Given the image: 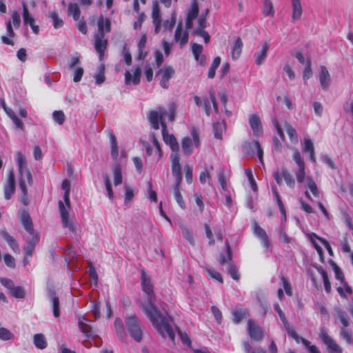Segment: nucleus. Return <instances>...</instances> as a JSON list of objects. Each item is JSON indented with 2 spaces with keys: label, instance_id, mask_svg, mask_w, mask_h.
<instances>
[{
  "label": "nucleus",
  "instance_id": "obj_1",
  "mask_svg": "<svg viewBox=\"0 0 353 353\" xmlns=\"http://www.w3.org/2000/svg\"><path fill=\"white\" fill-rule=\"evenodd\" d=\"M141 288L145 294V300L141 301L140 306L154 326L163 338L174 339V333L169 325L170 317L163 316L154 305L155 297L152 281L145 270L141 271Z\"/></svg>",
  "mask_w": 353,
  "mask_h": 353
},
{
  "label": "nucleus",
  "instance_id": "obj_2",
  "mask_svg": "<svg viewBox=\"0 0 353 353\" xmlns=\"http://www.w3.org/2000/svg\"><path fill=\"white\" fill-rule=\"evenodd\" d=\"M208 10H205V14L199 15V3L197 0H192L190 6L187 10L185 17V26L187 29L192 30V33L202 37L205 43L209 42L210 36L204 30L206 27L205 15Z\"/></svg>",
  "mask_w": 353,
  "mask_h": 353
},
{
  "label": "nucleus",
  "instance_id": "obj_3",
  "mask_svg": "<svg viewBox=\"0 0 353 353\" xmlns=\"http://www.w3.org/2000/svg\"><path fill=\"white\" fill-rule=\"evenodd\" d=\"M166 111L164 108L158 107L148 113V118L154 129L158 130L160 125H161L162 136L164 142L170 146L172 151V153L178 152L179 148V144L174 135L168 133L166 130V125L165 121L163 120V117Z\"/></svg>",
  "mask_w": 353,
  "mask_h": 353
},
{
  "label": "nucleus",
  "instance_id": "obj_4",
  "mask_svg": "<svg viewBox=\"0 0 353 353\" xmlns=\"http://www.w3.org/2000/svg\"><path fill=\"white\" fill-rule=\"evenodd\" d=\"M292 158L298 166V170L295 172L296 181L299 183H304L312 195L316 198H319L320 192L317 185L313 179L306 174L305 163L297 150H294Z\"/></svg>",
  "mask_w": 353,
  "mask_h": 353
},
{
  "label": "nucleus",
  "instance_id": "obj_5",
  "mask_svg": "<svg viewBox=\"0 0 353 353\" xmlns=\"http://www.w3.org/2000/svg\"><path fill=\"white\" fill-rule=\"evenodd\" d=\"M152 18L154 26V32L157 34L161 31L162 28L170 31L172 30L176 21V13L175 11H172L170 19H165L162 24L159 6L157 3H154L152 6Z\"/></svg>",
  "mask_w": 353,
  "mask_h": 353
},
{
  "label": "nucleus",
  "instance_id": "obj_6",
  "mask_svg": "<svg viewBox=\"0 0 353 353\" xmlns=\"http://www.w3.org/2000/svg\"><path fill=\"white\" fill-rule=\"evenodd\" d=\"M15 157L19 173V186L22 193L26 195L28 193L27 185L32 183V176L27 168L25 157L19 152L16 154Z\"/></svg>",
  "mask_w": 353,
  "mask_h": 353
},
{
  "label": "nucleus",
  "instance_id": "obj_7",
  "mask_svg": "<svg viewBox=\"0 0 353 353\" xmlns=\"http://www.w3.org/2000/svg\"><path fill=\"white\" fill-rule=\"evenodd\" d=\"M194 101L198 107L202 108L205 113L209 116L211 112L210 102L213 105L214 110L216 112H218L217 104L216 103L215 94L214 92L210 91V100L207 97H201L199 96H194Z\"/></svg>",
  "mask_w": 353,
  "mask_h": 353
},
{
  "label": "nucleus",
  "instance_id": "obj_8",
  "mask_svg": "<svg viewBox=\"0 0 353 353\" xmlns=\"http://www.w3.org/2000/svg\"><path fill=\"white\" fill-rule=\"evenodd\" d=\"M126 325L131 336L135 341H140L142 337V329L137 318L134 316L128 317Z\"/></svg>",
  "mask_w": 353,
  "mask_h": 353
},
{
  "label": "nucleus",
  "instance_id": "obj_9",
  "mask_svg": "<svg viewBox=\"0 0 353 353\" xmlns=\"http://www.w3.org/2000/svg\"><path fill=\"white\" fill-rule=\"evenodd\" d=\"M192 137H184L182 140V149L185 154L190 155L194 149L199 146V134L195 130L192 132Z\"/></svg>",
  "mask_w": 353,
  "mask_h": 353
},
{
  "label": "nucleus",
  "instance_id": "obj_10",
  "mask_svg": "<svg viewBox=\"0 0 353 353\" xmlns=\"http://www.w3.org/2000/svg\"><path fill=\"white\" fill-rule=\"evenodd\" d=\"M69 209L70 208H68L67 205H65L61 201L59 202V210L63 226L65 228H68L71 232L76 233L77 228L72 220L70 219L68 211Z\"/></svg>",
  "mask_w": 353,
  "mask_h": 353
},
{
  "label": "nucleus",
  "instance_id": "obj_11",
  "mask_svg": "<svg viewBox=\"0 0 353 353\" xmlns=\"http://www.w3.org/2000/svg\"><path fill=\"white\" fill-rule=\"evenodd\" d=\"M242 149L243 151L248 155H253L256 152L261 163L264 166L263 159V152L258 141H253L252 142H246L243 145Z\"/></svg>",
  "mask_w": 353,
  "mask_h": 353
},
{
  "label": "nucleus",
  "instance_id": "obj_12",
  "mask_svg": "<svg viewBox=\"0 0 353 353\" xmlns=\"http://www.w3.org/2000/svg\"><path fill=\"white\" fill-rule=\"evenodd\" d=\"M273 176L278 185H281L283 180H284L286 185L290 188H294L295 186L294 179L290 173L285 168H282L274 172Z\"/></svg>",
  "mask_w": 353,
  "mask_h": 353
},
{
  "label": "nucleus",
  "instance_id": "obj_13",
  "mask_svg": "<svg viewBox=\"0 0 353 353\" xmlns=\"http://www.w3.org/2000/svg\"><path fill=\"white\" fill-rule=\"evenodd\" d=\"M317 79L323 90L327 91L332 84L331 75L325 65H321L319 68Z\"/></svg>",
  "mask_w": 353,
  "mask_h": 353
},
{
  "label": "nucleus",
  "instance_id": "obj_14",
  "mask_svg": "<svg viewBox=\"0 0 353 353\" xmlns=\"http://www.w3.org/2000/svg\"><path fill=\"white\" fill-rule=\"evenodd\" d=\"M125 83L129 85H138L140 83L141 76V67L136 65L130 70H126L125 72Z\"/></svg>",
  "mask_w": 353,
  "mask_h": 353
},
{
  "label": "nucleus",
  "instance_id": "obj_15",
  "mask_svg": "<svg viewBox=\"0 0 353 353\" xmlns=\"http://www.w3.org/2000/svg\"><path fill=\"white\" fill-rule=\"evenodd\" d=\"M175 73L172 67L165 65L160 69L157 75L159 77V83L165 89L168 88V81L174 77Z\"/></svg>",
  "mask_w": 353,
  "mask_h": 353
},
{
  "label": "nucleus",
  "instance_id": "obj_16",
  "mask_svg": "<svg viewBox=\"0 0 353 353\" xmlns=\"http://www.w3.org/2000/svg\"><path fill=\"white\" fill-rule=\"evenodd\" d=\"M307 236L321 257L323 256V251L322 248H321V246L317 244L316 240H319L325 246V248L327 250L330 256H333V251H332V248L327 241L319 237L315 233L308 234Z\"/></svg>",
  "mask_w": 353,
  "mask_h": 353
},
{
  "label": "nucleus",
  "instance_id": "obj_17",
  "mask_svg": "<svg viewBox=\"0 0 353 353\" xmlns=\"http://www.w3.org/2000/svg\"><path fill=\"white\" fill-rule=\"evenodd\" d=\"M170 161L172 164V172L176 178L177 185H179L181 181V167L180 165V157L178 152L172 153L170 155Z\"/></svg>",
  "mask_w": 353,
  "mask_h": 353
},
{
  "label": "nucleus",
  "instance_id": "obj_18",
  "mask_svg": "<svg viewBox=\"0 0 353 353\" xmlns=\"http://www.w3.org/2000/svg\"><path fill=\"white\" fill-rule=\"evenodd\" d=\"M320 338L327 345L328 351L331 353H342V348L333 340L327 333L323 330H321Z\"/></svg>",
  "mask_w": 353,
  "mask_h": 353
},
{
  "label": "nucleus",
  "instance_id": "obj_19",
  "mask_svg": "<svg viewBox=\"0 0 353 353\" xmlns=\"http://www.w3.org/2000/svg\"><path fill=\"white\" fill-rule=\"evenodd\" d=\"M247 330L250 337L254 341H261L263 337V331L260 326L256 324L252 320H248Z\"/></svg>",
  "mask_w": 353,
  "mask_h": 353
},
{
  "label": "nucleus",
  "instance_id": "obj_20",
  "mask_svg": "<svg viewBox=\"0 0 353 353\" xmlns=\"http://www.w3.org/2000/svg\"><path fill=\"white\" fill-rule=\"evenodd\" d=\"M248 123L255 137L262 134L263 126L261 119L257 114H250L248 117Z\"/></svg>",
  "mask_w": 353,
  "mask_h": 353
},
{
  "label": "nucleus",
  "instance_id": "obj_21",
  "mask_svg": "<svg viewBox=\"0 0 353 353\" xmlns=\"http://www.w3.org/2000/svg\"><path fill=\"white\" fill-rule=\"evenodd\" d=\"M150 139H151V141H152L153 145L155 148L154 152V155L156 157V159H157V161H159L161 159L162 155H163L162 151L160 148L159 143L154 134L151 135ZM144 147L146 150L147 154L148 156H152L153 154V149L150 145V144L148 143H144Z\"/></svg>",
  "mask_w": 353,
  "mask_h": 353
},
{
  "label": "nucleus",
  "instance_id": "obj_22",
  "mask_svg": "<svg viewBox=\"0 0 353 353\" xmlns=\"http://www.w3.org/2000/svg\"><path fill=\"white\" fill-rule=\"evenodd\" d=\"M252 229L254 234L260 239L263 246L265 249H268L270 246V243L265 231L261 228L256 221L252 222Z\"/></svg>",
  "mask_w": 353,
  "mask_h": 353
},
{
  "label": "nucleus",
  "instance_id": "obj_23",
  "mask_svg": "<svg viewBox=\"0 0 353 353\" xmlns=\"http://www.w3.org/2000/svg\"><path fill=\"white\" fill-rule=\"evenodd\" d=\"M11 19H12V21L9 20L8 21H7L6 28H7L8 34L10 37H13L14 36V32L12 27V23L16 28H19L20 24H21V17H20L19 13L16 10L12 11L11 12Z\"/></svg>",
  "mask_w": 353,
  "mask_h": 353
},
{
  "label": "nucleus",
  "instance_id": "obj_24",
  "mask_svg": "<svg viewBox=\"0 0 353 353\" xmlns=\"http://www.w3.org/2000/svg\"><path fill=\"white\" fill-rule=\"evenodd\" d=\"M15 190V181L14 176L12 171L8 174V177L6 183L4 185V197L6 199L9 200L12 197Z\"/></svg>",
  "mask_w": 353,
  "mask_h": 353
},
{
  "label": "nucleus",
  "instance_id": "obj_25",
  "mask_svg": "<svg viewBox=\"0 0 353 353\" xmlns=\"http://www.w3.org/2000/svg\"><path fill=\"white\" fill-rule=\"evenodd\" d=\"M108 44L107 40L104 38L103 33H97L95 36L94 48L99 54V59L101 60L103 57V52L106 49Z\"/></svg>",
  "mask_w": 353,
  "mask_h": 353
},
{
  "label": "nucleus",
  "instance_id": "obj_26",
  "mask_svg": "<svg viewBox=\"0 0 353 353\" xmlns=\"http://www.w3.org/2000/svg\"><path fill=\"white\" fill-rule=\"evenodd\" d=\"M79 327L81 331L87 336H93L95 333L92 330V327L90 325V321L85 319L84 316H79L78 319Z\"/></svg>",
  "mask_w": 353,
  "mask_h": 353
},
{
  "label": "nucleus",
  "instance_id": "obj_27",
  "mask_svg": "<svg viewBox=\"0 0 353 353\" xmlns=\"http://www.w3.org/2000/svg\"><path fill=\"white\" fill-rule=\"evenodd\" d=\"M290 3L292 7V20L293 21L300 20L303 12L301 0H290Z\"/></svg>",
  "mask_w": 353,
  "mask_h": 353
},
{
  "label": "nucleus",
  "instance_id": "obj_28",
  "mask_svg": "<svg viewBox=\"0 0 353 353\" xmlns=\"http://www.w3.org/2000/svg\"><path fill=\"white\" fill-rule=\"evenodd\" d=\"M174 41L176 43H179L182 46L188 43V32L183 29L182 23L180 22L175 30L174 32Z\"/></svg>",
  "mask_w": 353,
  "mask_h": 353
},
{
  "label": "nucleus",
  "instance_id": "obj_29",
  "mask_svg": "<svg viewBox=\"0 0 353 353\" xmlns=\"http://www.w3.org/2000/svg\"><path fill=\"white\" fill-rule=\"evenodd\" d=\"M268 49L269 43L265 41L262 43L261 48L255 52L254 57L256 65H261L264 62Z\"/></svg>",
  "mask_w": 353,
  "mask_h": 353
},
{
  "label": "nucleus",
  "instance_id": "obj_30",
  "mask_svg": "<svg viewBox=\"0 0 353 353\" xmlns=\"http://www.w3.org/2000/svg\"><path fill=\"white\" fill-rule=\"evenodd\" d=\"M19 219L25 230L29 233V234H33L34 233H36L32 228L31 218L27 212L22 211L20 213Z\"/></svg>",
  "mask_w": 353,
  "mask_h": 353
},
{
  "label": "nucleus",
  "instance_id": "obj_31",
  "mask_svg": "<svg viewBox=\"0 0 353 353\" xmlns=\"http://www.w3.org/2000/svg\"><path fill=\"white\" fill-rule=\"evenodd\" d=\"M112 172L113 176V182L114 185H119L122 183L123 175L121 165L119 162H114L112 165Z\"/></svg>",
  "mask_w": 353,
  "mask_h": 353
},
{
  "label": "nucleus",
  "instance_id": "obj_32",
  "mask_svg": "<svg viewBox=\"0 0 353 353\" xmlns=\"http://www.w3.org/2000/svg\"><path fill=\"white\" fill-rule=\"evenodd\" d=\"M302 148L303 152L309 153L310 160L314 163L316 162L314 147L312 141L310 139H304L302 142Z\"/></svg>",
  "mask_w": 353,
  "mask_h": 353
},
{
  "label": "nucleus",
  "instance_id": "obj_33",
  "mask_svg": "<svg viewBox=\"0 0 353 353\" xmlns=\"http://www.w3.org/2000/svg\"><path fill=\"white\" fill-rule=\"evenodd\" d=\"M191 48L195 60L198 61L199 64L203 65L205 63V57L202 54V46L193 43H191Z\"/></svg>",
  "mask_w": 353,
  "mask_h": 353
},
{
  "label": "nucleus",
  "instance_id": "obj_34",
  "mask_svg": "<svg viewBox=\"0 0 353 353\" xmlns=\"http://www.w3.org/2000/svg\"><path fill=\"white\" fill-rule=\"evenodd\" d=\"M93 77L95 80V83L98 85H101L105 82V65L103 63H101L97 67L96 72L93 74Z\"/></svg>",
  "mask_w": 353,
  "mask_h": 353
},
{
  "label": "nucleus",
  "instance_id": "obj_35",
  "mask_svg": "<svg viewBox=\"0 0 353 353\" xmlns=\"http://www.w3.org/2000/svg\"><path fill=\"white\" fill-rule=\"evenodd\" d=\"M242 48L243 42L240 38H237L232 46L231 54L232 59L236 60L239 58L242 52Z\"/></svg>",
  "mask_w": 353,
  "mask_h": 353
},
{
  "label": "nucleus",
  "instance_id": "obj_36",
  "mask_svg": "<svg viewBox=\"0 0 353 353\" xmlns=\"http://www.w3.org/2000/svg\"><path fill=\"white\" fill-rule=\"evenodd\" d=\"M147 41V35L146 34H142L141 37L138 43V55L137 57L139 59H143L147 55V52L145 50V47Z\"/></svg>",
  "mask_w": 353,
  "mask_h": 353
},
{
  "label": "nucleus",
  "instance_id": "obj_37",
  "mask_svg": "<svg viewBox=\"0 0 353 353\" xmlns=\"http://www.w3.org/2000/svg\"><path fill=\"white\" fill-rule=\"evenodd\" d=\"M97 26V33L101 32L104 34V32H109L110 31V21L108 19H105L103 17H100V18L98 20Z\"/></svg>",
  "mask_w": 353,
  "mask_h": 353
},
{
  "label": "nucleus",
  "instance_id": "obj_38",
  "mask_svg": "<svg viewBox=\"0 0 353 353\" xmlns=\"http://www.w3.org/2000/svg\"><path fill=\"white\" fill-rule=\"evenodd\" d=\"M110 141L111 147V157L115 161V162H118L119 155V148L117 146L116 137L112 133H110Z\"/></svg>",
  "mask_w": 353,
  "mask_h": 353
},
{
  "label": "nucleus",
  "instance_id": "obj_39",
  "mask_svg": "<svg viewBox=\"0 0 353 353\" xmlns=\"http://www.w3.org/2000/svg\"><path fill=\"white\" fill-rule=\"evenodd\" d=\"M21 5L23 10L22 15L24 24L30 26V24L34 23L35 22V19L33 15L30 13L26 3L23 1Z\"/></svg>",
  "mask_w": 353,
  "mask_h": 353
},
{
  "label": "nucleus",
  "instance_id": "obj_40",
  "mask_svg": "<svg viewBox=\"0 0 353 353\" xmlns=\"http://www.w3.org/2000/svg\"><path fill=\"white\" fill-rule=\"evenodd\" d=\"M31 235V239L28 241L27 245L25 248V252H26L28 254H32V252L34 249V247L38 243L39 241V237L38 234L34 233Z\"/></svg>",
  "mask_w": 353,
  "mask_h": 353
},
{
  "label": "nucleus",
  "instance_id": "obj_41",
  "mask_svg": "<svg viewBox=\"0 0 353 353\" xmlns=\"http://www.w3.org/2000/svg\"><path fill=\"white\" fill-rule=\"evenodd\" d=\"M33 341L34 345L41 350L47 347V341L45 336L43 334H36L33 336Z\"/></svg>",
  "mask_w": 353,
  "mask_h": 353
},
{
  "label": "nucleus",
  "instance_id": "obj_42",
  "mask_svg": "<svg viewBox=\"0 0 353 353\" xmlns=\"http://www.w3.org/2000/svg\"><path fill=\"white\" fill-rule=\"evenodd\" d=\"M1 236L7 241L12 250L15 252H19L18 244L14 239V238L10 236L6 231L1 232Z\"/></svg>",
  "mask_w": 353,
  "mask_h": 353
},
{
  "label": "nucleus",
  "instance_id": "obj_43",
  "mask_svg": "<svg viewBox=\"0 0 353 353\" xmlns=\"http://www.w3.org/2000/svg\"><path fill=\"white\" fill-rule=\"evenodd\" d=\"M284 128L287 134H288L290 141L292 143H297L298 137L295 128L292 127L291 124L287 121H285L284 123Z\"/></svg>",
  "mask_w": 353,
  "mask_h": 353
},
{
  "label": "nucleus",
  "instance_id": "obj_44",
  "mask_svg": "<svg viewBox=\"0 0 353 353\" xmlns=\"http://www.w3.org/2000/svg\"><path fill=\"white\" fill-rule=\"evenodd\" d=\"M62 189L64 190V201L65 205L70 208V182L68 179H64L61 185Z\"/></svg>",
  "mask_w": 353,
  "mask_h": 353
},
{
  "label": "nucleus",
  "instance_id": "obj_45",
  "mask_svg": "<svg viewBox=\"0 0 353 353\" xmlns=\"http://www.w3.org/2000/svg\"><path fill=\"white\" fill-rule=\"evenodd\" d=\"M262 12L265 17H272L274 15L273 4L270 0H263Z\"/></svg>",
  "mask_w": 353,
  "mask_h": 353
},
{
  "label": "nucleus",
  "instance_id": "obj_46",
  "mask_svg": "<svg viewBox=\"0 0 353 353\" xmlns=\"http://www.w3.org/2000/svg\"><path fill=\"white\" fill-rule=\"evenodd\" d=\"M4 110L6 112V114L8 115V117L12 119V121H13L15 126L21 130H23V123L21 120H19L17 118V117L15 115L14 112L11 109H10L7 107H4Z\"/></svg>",
  "mask_w": 353,
  "mask_h": 353
},
{
  "label": "nucleus",
  "instance_id": "obj_47",
  "mask_svg": "<svg viewBox=\"0 0 353 353\" xmlns=\"http://www.w3.org/2000/svg\"><path fill=\"white\" fill-rule=\"evenodd\" d=\"M68 14L72 15L74 21H78L80 18V9L76 3H70L68 5Z\"/></svg>",
  "mask_w": 353,
  "mask_h": 353
},
{
  "label": "nucleus",
  "instance_id": "obj_48",
  "mask_svg": "<svg viewBox=\"0 0 353 353\" xmlns=\"http://www.w3.org/2000/svg\"><path fill=\"white\" fill-rule=\"evenodd\" d=\"M225 130V125L224 122H216L213 125V130L214 137L219 139H221L223 132Z\"/></svg>",
  "mask_w": 353,
  "mask_h": 353
},
{
  "label": "nucleus",
  "instance_id": "obj_49",
  "mask_svg": "<svg viewBox=\"0 0 353 353\" xmlns=\"http://www.w3.org/2000/svg\"><path fill=\"white\" fill-rule=\"evenodd\" d=\"M177 109V105L174 103H172L168 105V111L165 110L166 113L163 117V120L164 121V117L168 114V119L170 121H174L175 119L176 112Z\"/></svg>",
  "mask_w": 353,
  "mask_h": 353
},
{
  "label": "nucleus",
  "instance_id": "obj_50",
  "mask_svg": "<svg viewBox=\"0 0 353 353\" xmlns=\"http://www.w3.org/2000/svg\"><path fill=\"white\" fill-rule=\"evenodd\" d=\"M221 63V58L219 57H216L214 59L213 62L208 70V77L210 79H212L215 76V72L216 68L219 67Z\"/></svg>",
  "mask_w": 353,
  "mask_h": 353
},
{
  "label": "nucleus",
  "instance_id": "obj_51",
  "mask_svg": "<svg viewBox=\"0 0 353 353\" xmlns=\"http://www.w3.org/2000/svg\"><path fill=\"white\" fill-rule=\"evenodd\" d=\"M247 312L243 309H235L232 312L233 321L235 323H239L246 315Z\"/></svg>",
  "mask_w": 353,
  "mask_h": 353
},
{
  "label": "nucleus",
  "instance_id": "obj_52",
  "mask_svg": "<svg viewBox=\"0 0 353 353\" xmlns=\"http://www.w3.org/2000/svg\"><path fill=\"white\" fill-rule=\"evenodd\" d=\"M50 17L53 21V27L55 29L60 28L63 26V21L59 17L57 12L54 11L50 12Z\"/></svg>",
  "mask_w": 353,
  "mask_h": 353
},
{
  "label": "nucleus",
  "instance_id": "obj_53",
  "mask_svg": "<svg viewBox=\"0 0 353 353\" xmlns=\"http://www.w3.org/2000/svg\"><path fill=\"white\" fill-rule=\"evenodd\" d=\"M311 65L312 63L310 59H307L306 65H305V68L303 72V79L304 81L310 79L312 76V70Z\"/></svg>",
  "mask_w": 353,
  "mask_h": 353
},
{
  "label": "nucleus",
  "instance_id": "obj_54",
  "mask_svg": "<svg viewBox=\"0 0 353 353\" xmlns=\"http://www.w3.org/2000/svg\"><path fill=\"white\" fill-rule=\"evenodd\" d=\"M317 270L319 272V274L321 275L322 279L323 280L325 290H326L327 292H328V293L330 292L331 284L330 283L327 273L322 268H318Z\"/></svg>",
  "mask_w": 353,
  "mask_h": 353
},
{
  "label": "nucleus",
  "instance_id": "obj_55",
  "mask_svg": "<svg viewBox=\"0 0 353 353\" xmlns=\"http://www.w3.org/2000/svg\"><path fill=\"white\" fill-rule=\"evenodd\" d=\"M9 292L12 296L17 299H22L25 296L24 290L20 286L14 287L13 285V287L10 289Z\"/></svg>",
  "mask_w": 353,
  "mask_h": 353
},
{
  "label": "nucleus",
  "instance_id": "obj_56",
  "mask_svg": "<svg viewBox=\"0 0 353 353\" xmlns=\"http://www.w3.org/2000/svg\"><path fill=\"white\" fill-rule=\"evenodd\" d=\"M103 181H104L105 189L108 192V197L110 199L112 200L114 199V194H113V190L112 188L109 176H108V174L103 175Z\"/></svg>",
  "mask_w": 353,
  "mask_h": 353
},
{
  "label": "nucleus",
  "instance_id": "obj_57",
  "mask_svg": "<svg viewBox=\"0 0 353 353\" xmlns=\"http://www.w3.org/2000/svg\"><path fill=\"white\" fill-rule=\"evenodd\" d=\"M179 185H177V183H176V186L174 189V196L176 199V201L177 202V203L179 204V205L181 208H185V203L183 200V198H182V196L180 193V191H179Z\"/></svg>",
  "mask_w": 353,
  "mask_h": 353
},
{
  "label": "nucleus",
  "instance_id": "obj_58",
  "mask_svg": "<svg viewBox=\"0 0 353 353\" xmlns=\"http://www.w3.org/2000/svg\"><path fill=\"white\" fill-rule=\"evenodd\" d=\"M53 119L59 125H62L65 121V114L63 111L56 110L52 114Z\"/></svg>",
  "mask_w": 353,
  "mask_h": 353
},
{
  "label": "nucleus",
  "instance_id": "obj_59",
  "mask_svg": "<svg viewBox=\"0 0 353 353\" xmlns=\"http://www.w3.org/2000/svg\"><path fill=\"white\" fill-rule=\"evenodd\" d=\"M204 270L211 278L218 281L220 283H223L222 277L219 272L208 267H205Z\"/></svg>",
  "mask_w": 353,
  "mask_h": 353
},
{
  "label": "nucleus",
  "instance_id": "obj_60",
  "mask_svg": "<svg viewBox=\"0 0 353 353\" xmlns=\"http://www.w3.org/2000/svg\"><path fill=\"white\" fill-rule=\"evenodd\" d=\"M114 327L117 334L122 339L123 335L125 334L124 327L123 325L122 321L119 319H117L114 321Z\"/></svg>",
  "mask_w": 353,
  "mask_h": 353
},
{
  "label": "nucleus",
  "instance_id": "obj_61",
  "mask_svg": "<svg viewBox=\"0 0 353 353\" xmlns=\"http://www.w3.org/2000/svg\"><path fill=\"white\" fill-rule=\"evenodd\" d=\"M14 334L8 329L1 327L0 328V339L3 341H8L12 339Z\"/></svg>",
  "mask_w": 353,
  "mask_h": 353
},
{
  "label": "nucleus",
  "instance_id": "obj_62",
  "mask_svg": "<svg viewBox=\"0 0 353 353\" xmlns=\"http://www.w3.org/2000/svg\"><path fill=\"white\" fill-rule=\"evenodd\" d=\"M124 191H125V203H129L132 199L134 194V189L129 185H125L124 186Z\"/></svg>",
  "mask_w": 353,
  "mask_h": 353
},
{
  "label": "nucleus",
  "instance_id": "obj_63",
  "mask_svg": "<svg viewBox=\"0 0 353 353\" xmlns=\"http://www.w3.org/2000/svg\"><path fill=\"white\" fill-rule=\"evenodd\" d=\"M278 232L279 234V240L284 243H290L292 241V239L289 237L286 233L285 232L284 228L281 226L278 229Z\"/></svg>",
  "mask_w": 353,
  "mask_h": 353
},
{
  "label": "nucleus",
  "instance_id": "obj_64",
  "mask_svg": "<svg viewBox=\"0 0 353 353\" xmlns=\"http://www.w3.org/2000/svg\"><path fill=\"white\" fill-rule=\"evenodd\" d=\"M301 341L310 353H321L319 350L315 345H312L309 341L305 339H301Z\"/></svg>",
  "mask_w": 353,
  "mask_h": 353
}]
</instances>
